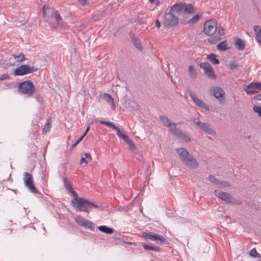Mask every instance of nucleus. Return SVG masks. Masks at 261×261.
Masks as SVG:
<instances>
[{
    "label": "nucleus",
    "mask_w": 261,
    "mask_h": 261,
    "mask_svg": "<svg viewBox=\"0 0 261 261\" xmlns=\"http://www.w3.org/2000/svg\"><path fill=\"white\" fill-rule=\"evenodd\" d=\"M71 204L73 207L76 208V210L86 213L91 212L93 208H98V206L96 204L85 198L79 197L77 194L73 196Z\"/></svg>",
    "instance_id": "f257e3e1"
},
{
    "label": "nucleus",
    "mask_w": 261,
    "mask_h": 261,
    "mask_svg": "<svg viewBox=\"0 0 261 261\" xmlns=\"http://www.w3.org/2000/svg\"><path fill=\"white\" fill-rule=\"evenodd\" d=\"M176 151L182 162L187 167L192 169L198 167L199 164L198 162L187 149L183 147H180L176 148Z\"/></svg>",
    "instance_id": "f03ea898"
},
{
    "label": "nucleus",
    "mask_w": 261,
    "mask_h": 261,
    "mask_svg": "<svg viewBox=\"0 0 261 261\" xmlns=\"http://www.w3.org/2000/svg\"><path fill=\"white\" fill-rule=\"evenodd\" d=\"M19 92L25 94L28 97L32 96L35 90L33 83L31 81H25L19 84Z\"/></svg>",
    "instance_id": "7ed1b4c3"
},
{
    "label": "nucleus",
    "mask_w": 261,
    "mask_h": 261,
    "mask_svg": "<svg viewBox=\"0 0 261 261\" xmlns=\"http://www.w3.org/2000/svg\"><path fill=\"white\" fill-rule=\"evenodd\" d=\"M140 237L145 239L146 241H154L160 244H166L167 242V240L163 236L152 232H147L143 231L142 232Z\"/></svg>",
    "instance_id": "20e7f679"
},
{
    "label": "nucleus",
    "mask_w": 261,
    "mask_h": 261,
    "mask_svg": "<svg viewBox=\"0 0 261 261\" xmlns=\"http://www.w3.org/2000/svg\"><path fill=\"white\" fill-rule=\"evenodd\" d=\"M217 31V23L216 21L211 19L206 21L204 24L203 32L207 36L215 34Z\"/></svg>",
    "instance_id": "39448f33"
},
{
    "label": "nucleus",
    "mask_w": 261,
    "mask_h": 261,
    "mask_svg": "<svg viewBox=\"0 0 261 261\" xmlns=\"http://www.w3.org/2000/svg\"><path fill=\"white\" fill-rule=\"evenodd\" d=\"M37 69V68L34 67L33 66L21 65L15 69L14 74L15 75H23L35 72Z\"/></svg>",
    "instance_id": "423d86ee"
},
{
    "label": "nucleus",
    "mask_w": 261,
    "mask_h": 261,
    "mask_svg": "<svg viewBox=\"0 0 261 261\" xmlns=\"http://www.w3.org/2000/svg\"><path fill=\"white\" fill-rule=\"evenodd\" d=\"M192 120L193 122L204 132L213 136L216 135V132L214 130V129H213V128L208 123H203L201 122L198 119L196 118H194Z\"/></svg>",
    "instance_id": "0eeeda50"
},
{
    "label": "nucleus",
    "mask_w": 261,
    "mask_h": 261,
    "mask_svg": "<svg viewBox=\"0 0 261 261\" xmlns=\"http://www.w3.org/2000/svg\"><path fill=\"white\" fill-rule=\"evenodd\" d=\"M23 176V180L25 187H28L32 193L37 194L38 191L33 184L32 175L29 172H24Z\"/></svg>",
    "instance_id": "6e6552de"
},
{
    "label": "nucleus",
    "mask_w": 261,
    "mask_h": 261,
    "mask_svg": "<svg viewBox=\"0 0 261 261\" xmlns=\"http://www.w3.org/2000/svg\"><path fill=\"white\" fill-rule=\"evenodd\" d=\"M178 19L170 11L165 13L164 15V24L165 27H172L178 24Z\"/></svg>",
    "instance_id": "1a4fd4ad"
},
{
    "label": "nucleus",
    "mask_w": 261,
    "mask_h": 261,
    "mask_svg": "<svg viewBox=\"0 0 261 261\" xmlns=\"http://www.w3.org/2000/svg\"><path fill=\"white\" fill-rule=\"evenodd\" d=\"M199 67L202 68L204 74L210 79L216 80L217 75L215 73L214 69L210 63L202 62L199 64Z\"/></svg>",
    "instance_id": "9d476101"
},
{
    "label": "nucleus",
    "mask_w": 261,
    "mask_h": 261,
    "mask_svg": "<svg viewBox=\"0 0 261 261\" xmlns=\"http://www.w3.org/2000/svg\"><path fill=\"white\" fill-rule=\"evenodd\" d=\"M214 193L218 198L225 201L226 203L230 204L231 202H233V196L228 192L216 190Z\"/></svg>",
    "instance_id": "9b49d317"
},
{
    "label": "nucleus",
    "mask_w": 261,
    "mask_h": 261,
    "mask_svg": "<svg viewBox=\"0 0 261 261\" xmlns=\"http://www.w3.org/2000/svg\"><path fill=\"white\" fill-rule=\"evenodd\" d=\"M210 92L213 93L214 97L218 99L221 104L224 103L225 98L223 96L225 95V91L222 88L215 86L212 88Z\"/></svg>",
    "instance_id": "f8f14e48"
},
{
    "label": "nucleus",
    "mask_w": 261,
    "mask_h": 261,
    "mask_svg": "<svg viewBox=\"0 0 261 261\" xmlns=\"http://www.w3.org/2000/svg\"><path fill=\"white\" fill-rule=\"evenodd\" d=\"M187 92L189 95L192 98L194 103L198 107L206 111L210 110L209 107L206 106L203 101L197 97L196 95L191 89H188Z\"/></svg>",
    "instance_id": "ddd939ff"
},
{
    "label": "nucleus",
    "mask_w": 261,
    "mask_h": 261,
    "mask_svg": "<svg viewBox=\"0 0 261 261\" xmlns=\"http://www.w3.org/2000/svg\"><path fill=\"white\" fill-rule=\"evenodd\" d=\"M118 136L123 139V140L128 145L129 149L132 151H134L136 148V146L134 144V142L132 140L123 132L121 131V132L118 134Z\"/></svg>",
    "instance_id": "4468645a"
},
{
    "label": "nucleus",
    "mask_w": 261,
    "mask_h": 261,
    "mask_svg": "<svg viewBox=\"0 0 261 261\" xmlns=\"http://www.w3.org/2000/svg\"><path fill=\"white\" fill-rule=\"evenodd\" d=\"M51 17L56 20L58 25H60L61 27H64L66 25V23L63 21L58 10L53 9L51 12Z\"/></svg>",
    "instance_id": "2eb2a0df"
},
{
    "label": "nucleus",
    "mask_w": 261,
    "mask_h": 261,
    "mask_svg": "<svg viewBox=\"0 0 261 261\" xmlns=\"http://www.w3.org/2000/svg\"><path fill=\"white\" fill-rule=\"evenodd\" d=\"M63 182L64 186L65 187L66 190H68V193H70L73 197L77 194V192L73 190L67 178H64Z\"/></svg>",
    "instance_id": "dca6fc26"
},
{
    "label": "nucleus",
    "mask_w": 261,
    "mask_h": 261,
    "mask_svg": "<svg viewBox=\"0 0 261 261\" xmlns=\"http://www.w3.org/2000/svg\"><path fill=\"white\" fill-rule=\"evenodd\" d=\"M171 12L175 13H180L183 12V4H176L172 6L170 9Z\"/></svg>",
    "instance_id": "f3484780"
},
{
    "label": "nucleus",
    "mask_w": 261,
    "mask_h": 261,
    "mask_svg": "<svg viewBox=\"0 0 261 261\" xmlns=\"http://www.w3.org/2000/svg\"><path fill=\"white\" fill-rule=\"evenodd\" d=\"M130 37L132 38V43L139 50H143V48L140 40L138 38H135L133 34H130Z\"/></svg>",
    "instance_id": "a211bd4d"
},
{
    "label": "nucleus",
    "mask_w": 261,
    "mask_h": 261,
    "mask_svg": "<svg viewBox=\"0 0 261 261\" xmlns=\"http://www.w3.org/2000/svg\"><path fill=\"white\" fill-rule=\"evenodd\" d=\"M244 90L248 94H253L257 92V91L255 88L254 85H253V82L251 83L248 86L244 87Z\"/></svg>",
    "instance_id": "6ab92c4d"
},
{
    "label": "nucleus",
    "mask_w": 261,
    "mask_h": 261,
    "mask_svg": "<svg viewBox=\"0 0 261 261\" xmlns=\"http://www.w3.org/2000/svg\"><path fill=\"white\" fill-rule=\"evenodd\" d=\"M170 126L167 127L169 128V130L170 133L174 136H177L178 135L181 134V131L176 127V124L174 122H172Z\"/></svg>",
    "instance_id": "aec40b11"
},
{
    "label": "nucleus",
    "mask_w": 261,
    "mask_h": 261,
    "mask_svg": "<svg viewBox=\"0 0 261 261\" xmlns=\"http://www.w3.org/2000/svg\"><path fill=\"white\" fill-rule=\"evenodd\" d=\"M103 98L108 103H110V105H111V107L112 109H115L116 106L114 102V99L109 94L105 93L103 95Z\"/></svg>",
    "instance_id": "412c9836"
},
{
    "label": "nucleus",
    "mask_w": 261,
    "mask_h": 261,
    "mask_svg": "<svg viewBox=\"0 0 261 261\" xmlns=\"http://www.w3.org/2000/svg\"><path fill=\"white\" fill-rule=\"evenodd\" d=\"M100 123L106 125V126L111 127L112 129L117 131V135H118L121 132V130L115 125L113 123L109 121H105L104 120H100L99 121Z\"/></svg>",
    "instance_id": "4be33fe9"
},
{
    "label": "nucleus",
    "mask_w": 261,
    "mask_h": 261,
    "mask_svg": "<svg viewBox=\"0 0 261 261\" xmlns=\"http://www.w3.org/2000/svg\"><path fill=\"white\" fill-rule=\"evenodd\" d=\"M245 45V41L240 38H238L234 43L235 47L240 50H242L244 48Z\"/></svg>",
    "instance_id": "5701e85b"
},
{
    "label": "nucleus",
    "mask_w": 261,
    "mask_h": 261,
    "mask_svg": "<svg viewBox=\"0 0 261 261\" xmlns=\"http://www.w3.org/2000/svg\"><path fill=\"white\" fill-rule=\"evenodd\" d=\"M98 229L101 232L107 234H112L114 232V230L112 228H110L106 225H101L98 227Z\"/></svg>",
    "instance_id": "b1692460"
},
{
    "label": "nucleus",
    "mask_w": 261,
    "mask_h": 261,
    "mask_svg": "<svg viewBox=\"0 0 261 261\" xmlns=\"http://www.w3.org/2000/svg\"><path fill=\"white\" fill-rule=\"evenodd\" d=\"M160 119L164 125L166 127L170 126L172 122L170 119H169L167 116L164 115L160 116Z\"/></svg>",
    "instance_id": "393cba45"
},
{
    "label": "nucleus",
    "mask_w": 261,
    "mask_h": 261,
    "mask_svg": "<svg viewBox=\"0 0 261 261\" xmlns=\"http://www.w3.org/2000/svg\"><path fill=\"white\" fill-rule=\"evenodd\" d=\"M194 8L192 4H183V12L185 13H191L194 12Z\"/></svg>",
    "instance_id": "a878e982"
},
{
    "label": "nucleus",
    "mask_w": 261,
    "mask_h": 261,
    "mask_svg": "<svg viewBox=\"0 0 261 261\" xmlns=\"http://www.w3.org/2000/svg\"><path fill=\"white\" fill-rule=\"evenodd\" d=\"M143 248L146 250H153L156 252L160 251V248L157 246H153L148 244L144 243L142 245Z\"/></svg>",
    "instance_id": "bb28decb"
},
{
    "label": "nucleus",
    "mask_w": 261,
    "mask_h": 261,
    "mask_svg": "<svg viewBox=\"0 0 261 261\" xmlns=\"http://www.w3.org/2000/svg\"><path fill=\"white\" fill-rule=\"evenodd\" d=\"M200 15L199 14H196L194 17H193L192 18L189 19L188 20L185 21V24H190L191 25H193L195 23H196L200 19Z\"/></svg>",
    "instance_id": "cd10ccee"
},
{
    "label": "nucleus",
    "mask_w": 261,
    "mask_h": 261,
    "mask_svg": "<svg viewBox=\"0 0 261 261\" xmlns=\"http://www.w3.org/2000/svg\"><path fill=\"white\" fill-rule=\"evenodd\" d=\"M207 58L209 59L214 65H218L220 63V61L217 58V56L214 54L208 55Z\"/></svg>",
    "instance_id": "c85d7f7f"
},
{
    "label": "nucleus",
    "mask_w": 261,
    "mask_h": 261,
    "mask_svg": "<svg viewBox=\"0 0 261 261\" xmlns=\"http://www.w3.org/2000/svg\"><path fill=\"white\" fill-rule=\"evenodd\" d=\"M221 39V36H219V35H216L214 37L208 38L207 41L212 44H215L217 42H218Z\"/></svg>",
    "instance_id": "c756f323"
},
{
    "label": "nucleus",
    "mask_w": 261,
    "mask_h": 261,
    "mask_svg": "<svg viewBox=\"0 0 261 261\" xmlns=\"http://www.w3.org/2000/svg\"><path fill=\"white\" fill-rule=\"evenodd\" d=\"M87 219H85L81 216H76L75 218V222L80 226H84Z\"/></svg>",
    "instance_id": "7c9ffc66"
},
{
    "label": "nucleus",
    "mask_w": 261,
    "mask_h": 261,
    "mask_svg": "<svg viewBox=\"0 0 261 261\" xmlns=\"http://www.w3.org/2000/svg\"><path fill=\"white\" fill-rule=\"evenodd\" d=\"M188 71L190 72V76L192 79H196L197 76V74L196 71L194 69V67L193 66H189L188 67Z\"/></svg>",
    "instance_id": "2f4dec72"
},
{
    "label": "nucleus",
    "mask_w": 261,
    "mask_h": 261,
    "mask_svg": "<svg viewBox=\"0 0 261 261\" xmlns=\"http://www.w3.org/2000/svg\"><path fill=\"white\" fill-rule=\"evenodd\" d=\"M217 48L218 50H219L220 51H225L229 48L226 46L225 41H222V42H220V43H219L217 45Z\"/></svg>",
    "instance_id": "473e14b6"
},
{
    "label": "nucleus",
    "mask_w": 261,
    "mask_h": 261,
    "mask_svg": "<svg viewBox=\"0 0 261 261\" xmlns=\"http://www.w3.org/2000/svg\"><path fill=\"white\" fill-rule=\"evenodd\" d=\"M83 227H84L85 228H88L90 230L93 231H94L95 229V226L94 223L92 221L87 219Z\"/></svg>",
    "instance_id": "72a5a7b5"
},
{
    "label": "nucleus",
    "mask_w": 261,
    "mask_h": 261,
    "mask_svg": "<svg viewBox=\"0 0 261 261\" xmlns=\"http://www.w3.org/2000/svg\"><path fill=\"white\" fill-rule=\"evenodd\" d=\"M51 122V121L50 118L47 119L46 123L43 129V133L46 134L49 130L50 128Z\"/></svg>",
    "instance_id": "f704fd0d"
},
{
    "label": "nucleus",
    "mask_w": 261,
    "mask_h": 261,
    "mask_svg": "<svg viewBox=\"0 0 261 261\" xmlns=\"http://www.w3.org/2000/svg\"><path fill=\"white\" fill-rule=\"evenodd\" d=\"M12 56L14 59H16L18 62H22L25 59L24 55L23 53H20L18 55L13 54Z\"/></svg>",
    "instance_id": "c9c22d12"
},
{
    "label": "nucleus",
    "mask_w": 261,
    "mask_h": 261,
    "mask_svg": "<svg viewBox=\"0 0 261 261\" xmlns=\"http://www.w3.org/2000/svg\"><path fill=\"white\" fill-rule=\"evenodd\" d=\"M230 186H231V185L230 184V183L226 181H220L219 180V183L218 185V187L219 188H222V189L228 188Z\"/></svg>",
    "instance_id": "e433bc0d"
},
{
    "label": "nucleus",
    "mask_w": 261,
    "mask_h": 261,
    "mask_svg": "<svg viewBox=\"0 0 261 261\" xmlns=\"http://www.w3.org/2000/svg\"><path fill=\"white\" fill-rule=\"evenodd\" d=\"M249 254L252 257L261 258V255L257 252L255 248L250 251Z\"/></svg>",
    "instance_id": "4c0bfd02"
},
{
    "label": "nucleus",
    "mask_w": 261,
    "mask_h": 261,
    "mask_svg": "<svg viewBox=\"0 0 261 261\" xmlns=\"http://www.w3.org/2000/svg\"><path fill=\"white\" fill-rule=\"evenodd\" d=\"M177 137L181 138L186 142H190L191 141V138L188 135H187L185 133H182V132H181V134L178 135Z\"/></svg>",
    "instance_id": "58836bf2"
},
{
    "label": "nucleus",
    "mask_w": 261,
    "mask_h": 261,
    "mask_svg": "<svg viewBox=\"0 0 261 261\" xmlns=\"http://www.w3.org/2000/svg\"><path fill=\"white\" fill-rule=\"evenodd\" d=\"M208 180L212 183L214 184L215 185H217L218 186L219 180L217 179L214 175H210L208 176Z\"/></svg>",
    "instance_id": "ea45409f"
},
{
    "label": "nucleus",
    "mask_w": 261,
    "mask_h": 261,
    "mask_svg": "<svg viewBox=\"0 0 261 261\" xmlns=\"http://www.w3.org/2000/svg\"><path fill=\"white\" fill-rule=\"evenodd\" d=\"M102 18V15L101 13H99L97 15L94 14L92 17V20L93 21H96Z\"/></svg>",
    "instance_id": "a19ab883"
},
{
    "label": "nucleus",
    "mask_w": 261,
    "mask_h": 261,
    "mask_svg": "<svg viewBox=\"0 0 261 261\" xmlns=\"http://www.w3.org/2000/svg\"><path fill=\"white\" fill-rule=\"evenodd\" d=\"M253 110L255 112L258 114V116L261 117V107L259 106H254Z\"/></svg>",
    "instance_id": "79ce46f5"
},
{
    "label": "nucleus",
    "mask_w": 261,
    "mask_h": 261,
    "mask_svg": "<svg viewBox=\"0 0 261 261\" xmlns=\"http://www.w3.org/2000/svg\"><path fill=\"white\" fill-rule=\"evenodd\" d=\"M218 30V35H219V36H221L222 35H224L225 34V30L222 27H220L218 28H217Z\"/></svg>",
    "instance_id": "37998d69"
},
{
    "label": "nucleus",
    "mask_w": 261,
    "mask_h": 261,
    "mask_svg": "<svg viewBox=\"0 0 261 261\" xmlns=\"http://www.w3.org/2000/svg\"><path fill=\"white\" fill-rule=\"evenodd\" d=\"M229 67L231 70L235 69L238 67V64L234 62H231L229 64Z\"/></svg>",
    "instance_id": "c03bdc74"
},
{
    "label": "nucleus",
    "mask_w": 261,
    "mask_h": 261,
    "mask_svg": "<svg viewBox=\"0 0 261 261\" xmlns=\"http://www.w3.org/2000/svg\"><path fill=\"white\" fill-rule=\"evenodd\" d=\"M253 85L255 86L256 90H261V83L259 82H256L255 83H253Z\"/></svg>",
    "instance_id": "a18cd8bd"
},
{
    "label": "nucleus",
    "mask_w": 261,
    "mask_h": 261,
    "mask_svg": "<svg viewBox=\"0 0 261 261\" xmlns=\"http://www.w3.org/2000/svg\"><path fill=\"white\" fill-rule=\"evenodd\" d=\"M232 201H233V202L230 203V204H231L241 205L242 204V202L241 201H240L239 200H236L233 197Z\"/></svg>",
    "instance_id": "49530a36"
},
{
    "label": "nucleus",
    "mask_w": 261,
    "mask_h": 261,
    "mask_svg": "<svg viewBox=\"0 0 261 261\" xmlns=\"http://www.w3.org/2000/svg\"><path fill=\"white\" fill-rule=\"evenodd\" d=\"M10 78V76L8 74H4L0 76V80H4Z\"/></svg>",
    "instance_id": "de8ad7c7"
},
{
    "label": "nucleus",
    "mask_w": 261,
    "mask_h": 261,
    "mask_svg": "<svg viewBox=\"0 0 261 261\" xmlns=\"http://www.w3.org/2000/svg\"><path fill=\"white\" fill-rule=\"evenodd\" d=\"M83 138L81 137L72 146V148H74L82 140Z\"/></svg>",
    "instance_id": "09e8293b"
},
{
    "label": "nucleus",
    "mask_w": 261,
    "mask_h": 261,
    "mask_svg": "<svg viewBox=\"0 0 261 261\" xmlns=\"http://www.w3.org/2000/svg\"><path fill=\"white\" fill-rule=\"evenodd\" d=\"M80 164L81 165H82L83 163H85L86 165H87L88 164V161L86 160V158H84V157H82L81 159V160H80Z\"/></svg>",
    "instance_id": "8fccbe9b"
},
{
    "label": "nucleus",
    "mask_w": 261,
    "mask_h": 261,
    "mask_svg": "<svg viewBox=\"0 0 261 261\" xmlns=\"http://www.w3.org/2000/svg\"><path fill=\"white\" fill-rule=\"evenodd\" d=\"M49 9V8L48 7H46L45 6H43L42 7V12H43V15L44 16L46 15V11L47 10Z\"/></svg>",
    "instance_id": "3c124183"
},
{
    "label": "nucleus",
    "mask_w": 261,
    "mask_h": 261,
    "mask_svg": "<svg viewBox=\"0 0 261 261\" xmlns=\"http://www.w3.org/2000/svg\"><path fill=\"white\" fill-rule=\"evenodd\" d=\"M89 129H90V126H88L86 128V131L85 132L84 134L81 137H82L84 138L85 137V136L86 135V134H87V133L88 132V131L89 130Z\"/></svg>",
    "instance_id": "603ef678"
},
{
    "label": "nucleus",
    "mask_w": 261,
    "mask_h": 261,
    "mask_svg": "<svg viewBox=\"0 0 261 261\" xmlns=\"http://www.w3.org/2000/svg\"><path fill=\"white\" fill-rule=\"evenodd\" d=\"M84 155H85V158L91 159V154L89 153H85Z\"/></svg>",
    "instance_id": "864d4df0"
},
{
    "label": "nucleus",
    "mask_w": 261,
    "mask_h": 261,
    "mask_svg": "<svg viewBox=\"0 0 261 261\" xmlns=\"http://www.w3.org/2000/svg\"><path fill=\"white\" fill-rule=\"evenodd\" d=\"M155 25L158 28H160L161 27V23L159 20H156L155 21Z\"/></svg>",
    "instance_id": "5fc2aeb1"
},
{
    "label": "nucleus",
    "mask_w": 261,
    "mask_h": 261,
    "mask_svg": "<svg viewBox=\"0 0 261 261\" xmlns=\"http://www.w3.org/2000/svg\"><path fill=\"white\" fill-rule=\"evenodd\" d=\"M255 99L257 100H261V94L257 95L255 96Z\"/></svg>",
    "instance_id": "6e6d98bb"
},
{
    "label": "nucleus",
    "mask_w": 261,
    "mask_h": 261,
    "mask_svg": "<svg viewBox=\"0 0 261 261\" xmlns=\"http://www.w3.org/2000/svg\"><path fill=\"white\" fill-rule=\"evenodd\" d=\"M78 1L83 5L87 2V0H78Z\"/></svg>",
    "instance_id": "4d7b16f0"
},
{
    "label": "nucleus",
    "mask_w": 261,
    "mask_h": 261,
    "mask_svg": "<svg viewBox=\"0 0 261 261\" xmlns=\"http://www.w3.org/2000/svg\"><path fill=\"white\" fill-rule=\"evenodd\" d=\"M149 2L151 4H153V3H154V0H149Z\"/></svg>",
    "instance_id": "13d9d810"
},
{
    "label": "nucleus",
    "mask_w": 261,
    "mask_h": 261,
    "mask_svg": "<svg viewBox=\"0 0 261 261\" xmlns=\"http://www.w3.org/2000/svg\"><path fill=\"white\" fill-rule=\"evenodd\" d=\"M257 261H261V259H260V260H258Z\"/></svg>",
    "instance_id": "bf43d9fd"
}]
</instances>
